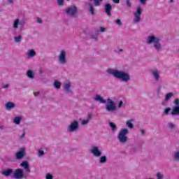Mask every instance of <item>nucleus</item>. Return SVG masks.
<instances>
[{"label": "nucleus", "mask_w": 179, "mask_h": 179, "mask_svg": "<svg viewBox=\"0 0 179 179\" xmlns=\"http://www.w3.org/2000/svg\"><path fill=\"white\" fill-rule=\"evenodd\" d=\"M45 178L46 179H52V178H54V176L50 173H47Z\"/></svg>", "instance_id": "ea45409f"}, {"label": "nucleus", "mask_w": 179, "mask_h": 179, "mask_svg": "<svg viewBox=\"0 0 179 179\" xmlns=\"http://www.w3.org/2000/svg\"><path fill=\"white\" fill-rule=\"evenodd\" d=\"M160 38L152 34L147 37L146 44H148V45H150V44H152L156 52H162V51H163V45H162V43H160Z\"/></svg>", "instance_id": "f03ea898"}, {"label": "nucleus", "mask_w": 179, "mask_h": 179, "mask_svg": "<svg viewBox=\"0 0 179 179\" xmlns=\"http://www.w3.org/2000/svg\"><path fill=\"white\" fill-rule=\"evenodd\" d=\"M65 13L68 16H72L73 17H76L77 14L78 13V7L75 5H72L69 6L65 9Z\"/></svg>", "instance_id": "39448f33"}, {"label": "nucleus", "mask_w": 179, "mask_h": 179, "mask_svg": "<svg viewBox=\"0 0 179 179\" xmlns=\"http://www.w3.org/2000/svg\"><path fill=\"white\" fill-rule=\"evenodd\" d=\"M20 167H22L24 169L25 173H30V165H29V162L27 161H23L20 164Z\"/></svg>", "instance_id": "2eb2a0df"}, {"label": "nucleus", "mask_w": 179, "mask_h": 179, "mask_svg": "<svg viewBox=\"0 0 179 179\" xmlns=\"http://www.w3.org/2000/svg\"><path fill=\"white\" fill-rule=\"evenodd\" d=\"M149 179H152V178H149Z\"/></svg>", "instance_id": "bf43d9fd"}, {"label": "nucleus", "mask_w": 179, "mask_h": 179, "mask_svg": "<svg viewBox=\"0 0 179 179\" xmlns=\"http://www.w3.org/2000/svg\"><path fill=\"white\" fill-rule=\"evenodd\" d=\"M27 55L28 58H33L34 57H36V53L34 50L31 49L29 50V52L27 53Z\"/></svg>", "instance_id": "4be33fe9"}, {"label": "nucleus", "mask_w": 179, "mask_h": 179, "mask_svg": "<svg viewBox=\"0 0 179 179\" xmlns=\"http://www.w3.org/2000/svg\"><path fill=\"white\" fill-rule=\"evenodd\" d=\"M79 129V122L77 120H73L67 127L68 132H76Z\"/></svg>", "instance_id": "6e6552de"}, {"label": "nucleus", "mask_w": 179, "mask_h": 179, "mask_svg": "<svg viewBox=\"0 0 179 179\" xmlns=\"http://www.w3.org/2000/svg\"><path fill=\"white\" fill-rule=\"evenodd\" d=\"M90 152L92 153V155H93L94 157H101V155H103V152H101L100 148L96 145L91 147Z\"/></svg>", "instance_id": "1a4fd4ad"}, {"label": "nucleus", "mask_w": 179, "mask_h": 179, "mask_svg": "<svg viewBox=\"0 0 179 179\" xmlns=\"http://www.w3.org/2000/svg\"><path fill=\"white\" fill-rule=\"evenodd\" d=\"M8 1L9 2V3H13V0H8Z\"/></svg>", "instance_id": "5fc2aeb1"}, {"label": "nucleus", "mask_w": 179, "mask_h": 179, "mask_svg": "<svg viewBox=\"0 0 179 179\" xmlns=\"http://www.w3.org/2000/svg\"><path fill=\"white\" fill-rule=\"evenodd\" d=\"M15 43H20L22 41V35L14 37Z\"/></svg>", "instance_id": "7c9ffc66"}, {"label": "nucleus", "mask_w": 179, "mask_h": 179, "mask_svg": "<svg viewBox=\"0 0 179 179\" xmlns=\"http://www.w3.org/2000/svg\"><path fill=\"white\" fill-rule=\"evenodd\" d=\"M72 83L71 82L64 83L63 89L66 94H72Z\"/></svg>", "instance_id": "f8f14e48"}, {"label": "nucleus", "mask_w": 179, "mask_h": 179, "mask_svg": "<svg viewBox=\"0 0 179 179\" xmlns=\"http://www.w3.org/2000/svg\"><path fill=\"white\" fill-rule=\"evenodd\" d=\"M15 107H16V104H15V103L13 102H8L6 104V110H13V108H15Z\"/></svg>", "instance_id": "aec40b11"}, {"label": "nucleus", "mask_w": 179, "mask_h": 179, "mask_svg": "<svg viewBox=\"0 0 179 179\" xmlns=\"http://www.w3.org/2000/svg\"><path fill=\"white\" fill-rule=\"evenodd\" d=\"M20 121H22V117L17 116L14 118L13 122L15 125H19L20 124Z\"/></svg>", "instance_id": "bb28decb"}, {"label": "nucleus", "mask_w": 179, "mask_h": 179, "mask_svg": "<svg viewBox=\"0 0 179 179\" xmlns=\"http://www.w3.org/2000/svg\"><path fill=\"white\" fill-rule=\"evenodd\" d=\"M100 31L101 33H104V31H106V28H104L103 27H100Z\"/></svg>", "instance_id": "a18cd8bd"}, {"label": "nucleus", "mask_w": 179, "mask_h": 179, "mask_svg": "<svg viewBox=\"0 0 179 179\" xmlns=\"http://www.w3.org/2000/svg\"><path fill=\"white\" fill-rule=\"evenodd\" d=\"M2 175L5 177H11L13 178V176L14 173L13 169H8L1 172Z\"/></svg>", "instance_id": "dca6fc26"}, {"label": "nucleus", "mask_w": 179, "mask_h": 179, "mask_svg": "<svg viewBox=\"0 0 179 179\" xmlns=\"http://www.w3.org/2000/svg\"><path fill=\"white\" fill-rule=\"evenodd\" d=\"M115 22L116 23V24H117L118 26H122V22H121V20L117 19L115 21Z\"/></svg>", "instance_id": "e433bc0d"}, {"label": "nucleus", "mask_w": 179, "mask_h": 179, "mask_svg": "<svg viewBox=\"0 0 179 179\" xmlns=\"http://www.w3.org/2000/svg\"><path fill=\"white\" fill-rule=\"evenodd\" d=\"M156 177L157 178V179H164V176L162 174V172H158L156 175Z\"/></svg>", "instance_id": "2f4dec72"}, {"label": "nucleus", "mask_w": 179, "mask_h": 179, "mask_svg": "<svg viewBox=\"0 0 179 179\" xmlns=\"http://www.w3.org/2000/svg\"><path fill=\"white\" fill-rule=\"evenodd\" d=\"M24 23L25 22L23 20L15 19L13 22V29H19V26H20V27H23V26H24Z\"/></svg>", "instance_id": "ddd939ff"}, {"label": "nucleus", "mask_w": 179, "mask_h": 179, "mask_svg": "<svg viewBox=\"0 0 179 179\" xmlns=\"http://www.w3.org/2000/svg\"><path fill=\"white\" fill-rule=\"evenodd\" d=\"M173 161L174 162H179V150L175 152L174 156H173Z\"/></svg>", "instance_id": "c756f323"}, {"label": "nucleus", "mask_w": 179, "mask_h": 179, "mask_svg": "<svg viewBox=\"0 0 179 179\" xmlns=\"http://www.w3.org/2000/svg\"><path fill=\"white\" fill-rule=\"evenodd\" d=\"M173 96H174V94L173 92H169V93L166 94L165 96V101H169V100L170 99H171V97H173Z\"/></svg>", "instance_id": "c85d7f7f"}, {"label": "nucleus", "mask_w": 179, "mask_h": 179, "mask_svg": "<svg viewBox=\"0 0 179 179\" xmlns=\"http://www.w3.org/2000/svg\"><path fill=\"white\" fill-rule=\"evenodd\" d=\"M34 96H38V92H34Z\"/></svg>", "instance_id": "6e6d98bb"}, {"label": "nucleus", "mask_w": 179, "mask_h": 179, "mask_svg": "<svg viewBox=\"0 0 179 179\" xmlns=\"http://www.w3.org/2000/svg\"><path fill=\"white\" fill-rule=\"evenodd\" d=\"M107 103H108L106 105V110L108 111V113L117 111V106H115V103L113 101V99L108 98Z\"/></svg>", "instance_id": "423d86ee"}, {"label": "nucleus", "mask_w": 179, "mask_h": 179, "mask_svg": "<svg viewBox=\"0 0 179 179\" xmlns=\"http://www.w3.org/2000/svg\"><path fill=\"white\" fill-rule=\"evenodd\" d=\"M160 93H162V87L159 86L157 89V94H159Z\"/></svg>", "instance_id": "a19ab883"}, {"label": "nucleus", "mask_w": 179, "mask_h": 179, "mask_svg": "<svg viewBox=\"0 0 179 179\" xmlns=\"http://www.w3.org/2000/svg\"><path fill=\"white\" fill-rule=\"evenodd\" d=\"M111 10H113V6L110 3L105 4V13L108 16H111Z\"/></svg>", "instance_id": "a211bd4d"}, {"label": "nucleus", "mask_w": 179, "mask_h": 179, "mask_svg": "<svg viewBox=\"0 0 179 179\" xmlns=\"http://www.w3.org/2000/svg\"><path fill=\"white\" fill-rule=\"evenodd\" d=\"M24 156H26V151L23 148L15 153L17 160H22Z\"/></svg>", "instance_id": "4468645a"}, {"label": "nucleus", "mask_w": 179, "mask_h": 179, "mask_svg": "<svg viewBox=\"0 0 179 179\" xmlns=\"http://www.w3.org/2000/svg\"><path fill=\"white\" fill-rule=\"evenodd\" d=\"M171 115H173V116H176V115L179 116V105L173 106L172 110L171 111Z\"/></svg>", "instance_id": "6ab92c4d"}, {"label": "nucleus", "mask_w": 179, "mask_h": 179, "mask_svg": "<svg viewBox=\"0 0 179 179\" xmlns=\"http://www.w3.org/2000/svg\"><path fill=\"white\" fill-rule=\"evenodd\" d=\"M139 1L141 2V5H145L146 3L147 0H139Z\"/></svg>", "instance_id": "de8ad7c7"}, {"label": "nucleus", "mask_w": 179, "mask_h": 179, "mask_svg": "<svg viewBox=\"0 0 179 179\" xmlns=\"http://www.w3.org/2000/svg\"><path fill=\"white\" fill-rule=\"evenodd\" d=\"M8 87H9V85H5L3 86V89H8Z\"/></svg>", "instance_id": "603ef678"}, {"label": "nucleus", "mask_w": 179, "mask_h": 179, "mask_svg": "<svg viewBox=\"0 0 179 179\" xmlns=\"http://www.w3.org/2000/svg\"><path fill=\"white\" fill-rule=\"evenodd\" d=\"M95 41H97V38H94Z\"/></svg>", "instance_id": "13d9d810"}, {"label": "nucleus", "mask_w": 179, "mask_h": 179, "mask_svg": "<svg viewBox=\"0 0 179 179\" xmlns=\"http://www.w3.org/2000/svg\"><path fill=\"white\" fill-rule=\"evenodd\" d=\"M171 110V108H166V109H164V115H169V113H170Z\"/></svg>", "instance_id": "72a5a7b5"}, {"label": "nucleus", "mask_w": 179, "mask_h": 179, "mask_svg": "<svg viewBox=\"0 0 179 179\" xmlns=\"http://www.w3.org/2000/svg\"><path fill=\"white\" fill-rule=\"evenodd\" d=\"M123 50L122 49H119V50H115V52H122Z\"/></svg>", "instance_id": "8fccbe9b"}, {"label": "nucleus", "mask_w": 179, "mask_h": 179, "mask_svg": "<svg viewBox=\"0 0 179 179\" xmlns=\"http://www.w3.org/2000/svg\"><path fill=\"white\" fill-rule=\"evenodd\" d=\"M108 75H112L116 79H120L122 82H125L126 83L131 80V76L129 73L124 71H118L117 69H114L112 68H109L106 71Z\"/></svg>", "instance_id": "f257e3e1"}, {"label": "nucleus", "mask_w": 179, "mask_h": 179, "mask_svg": "<svg viewBox=\"0 0 179 179\" xmlns=\"http://www.w3.org/2000/svg\"><path fill=\"white\" fill-rule=\"evenodd\" d=\"M126 5L128 8H131L132 6V3L131 1H129V0H126Z\"/></svg>", "instance_id": "4c0bfd02"}, {"label": "nucleus", "mask_w": 179, "mask_h": 179, "mask_svg": "<svg viewBox=\"0 0 179 179\" xmlns=\"http://www.w3.org/2000/svg\"><path fill=\"white\" fill-rule=\"evenodd\" d=\"M170 2H171V3L174 2V0H170Z\"/></svg>", "instance_id": "4d7b16f0"}, {"label": "nucleus", "mask_w": 179, "mask_h": 179, "mask_svg": "<svg viewBox=\"0 0 179 179\" xmlns=\"http://www.w3.org/2000/svg\"><path fill=\"white\" fill-rule=\"evenodd\" d=\"M45 153L44 151H43V150H38V156L39 157H41V156H44Z\"/></svg>", "instance_id": "f704fd0d"}, {"label": "nucleus", "mask_w": 179, "mask_h": 179, "mask_svg": "<svg viewBox=\"0 0 179 179\" xmlns=\"http://www.w3.org/2000/svg\"><path fill=\"white\" fill-rule=\"evenodd\" d=\"M108 160V159H107V156L103 155V156L100 157L99 163V164H106V163H107Z\"/></svg>", "instance_id": "412c9836"}, {"label": "nucleus", "mask_w": 179, "mask_h": 179, "mask_svg": "<svg viewBox=\"0 0 179 179\" xmlns=\"http://www.w3.org/2000/svg\"><path fill=\"white\" fill-rule=\"evenodd\" d=\"M142 12H143L142 8L141 6L137 7L136 12L134 13V24H136V23H139V22H141V19L142 17Z\"/></svg>", "instance_id": "20e7f679"}, {"label": "nucleus", "mask_w": 179, "mask_h": 179, "mask_svg": "<svg viewBox=\"0 0 179 179\" xmlns=\"http://www.w3.org/2000/svg\"><path fill=\"white\" fill-rule=\"evenodd\" d=\"M26 177H27V175L24 173V171L22 169H17L13 174V178L15 179L26 178Z\"/></svg>", "instance_id": "0eeeda50"}, {"label": "nucleus", "mask_w": 179, "mask_h": 179, "mask_svg": "<svg viewBox=\"0 0 179 179\" xmlns=\"http://www.w3.org/2000/svg\"><path fill=\"white\" fill-rule=\"evenodd\" d=\"M87 120H89V122L90 121V120H92V114L91 113H89L87 115Z\"/></svg>", "instance_id": "49530a36"}, {"label": "nucleus", "mask_w": 179, "mask_h": 179, "mask_svg": "<svg viewBox=\"0 0 179 179\" xmlns=\"http://www.w3.org/2000/svg\"><path fill=\"white\" fill-rule=\"evenodd\" d=\"M141 135H145V130H141Z\"/></svg>", "instance_id": "864d4df0"}, {"label": "nucleus", "mask_w": 179, "mask_h": 179, "mask_svg": "<svg viewBox=\"0 0 179 179\" xmlns=\"http://www.w3.org/2000/svg\"><path fill=\"white\" fill-rule=\"evenodd\" d=\"M129 134V130L127 128L121 129L117 134V141L120 143H127L128 142V135Z\"/></svg>", "instance_id": "7ed1b4c3"}, {"label": "nucleus", "mask_w": 179, "mask_h": 179, "mask_svg": "<svg viewBox=\"0 0 179 179\" xmlns=\"http://www.w3.org/2000/svg\"><path fill=\"white\" fill-rule=\"evenodd\" d=\"M134 119L129 120L126 122V125L129 128V129H132L134 128Z\"/></svg>", "instance_id": "b1692460"}, {"label": "nucleus", "mask_w": 179, "mask_h": 179, "mask_svg": "<svg viewBox=\"0 0 179 179\" xmlns=\"http://www.w3.org/2000/svg\"><path fill=\"white\" fill-rule=\"evenodd\" d=\"M62 83L58 80H55L53 86L55 89H61Z\"/></svg>", "instance_id": "a878e982"}, {"label": "nucleus", "mask_w": 179, "mask_h": 179, "mask_svg": "<svg viewBox=\"0 0 179 179\" xmlns=\"http://www.w3.org/2000/svg\"><path fill=\"white\" fill-rule=\"evenodd\" d=\"M27 76L29 78V79H34V73L33 72V71L31 70H28L27 71Z\"/></svg>", "instance_id": "393cba45"}, {"label": "nucleus", "mask_w": 179, "mask_h": 179, "mask_svg": "<svg viewBox=\"0 0 179 179\" xmlns=\"http://www.w3.org/2000/svg\"><path fill=\"white\" fill-rule=\"evenodd\" d=\"M89 122H90L89 120H84L82 121L81 124L82 125H87V124H89Z\"/></svg>", "instance_id": "58836bf2"}, {"label": "nucleus", "mask_w": 179, "mask_h": 179, "mask_svg": "<svg viewBox=\"0 0 179 179\" xmlns=\"http://www.w3.org/2000/svg\"><path fill=\"white\" fill-rule=\"evenodd\" d=\"M25 135H26V132L23 131L22 134L20 136V138L23 139V138H24Z\"/></svg>", "instance_id": "09e8293b"}, {"label": "nucleus", "mask_w": 179, "mask_h": 179, "mask_svg": "<svg viewBox=\"0 0 179 179\" xmlns=\"http://www.w3.org/2000/svg\"><path fill=\"white\" fill-rule=\"evenodd\" d=\"M88 10L90 12V13H91V15H92V16H94L95 13H94V6H93V4H92L91 3H88Z\"/></svg>", "instance_id": "5701e85b"}, {"label": "nucleus", "mask_w": 179, "mask_h": 179, "mask_svg": "<svg viewBox=\"0 0 179 179\" xmlns=\"http://www.w3.org/2000/svg\"><path fill=\"white\" fill-rule=\"evenodd\" d=\"M151 75L155 82L160 80V71L157 69L151 70Z\"/></svg>", "instance_id": "9b49d317"}, {"label": "nucleus", "mask_w": 179, "mask_h": 179, "mask_svg": "<svg viewBox=\"0 0 179 179\" xmlns=\"http://www.w3.org/2000/svg\"><path fill=\"white\" fill-rule=\"evenodd\" d=\"M122 106H124V102L122 101H120L118 104V108H121Z\"/></svg>", "instance_id": "79ce46f5"}, {"label": "nucleus", "mask_w": 179, "mask_h": 179, "mask_svg": "<svg viewBox=\"0 0 179 179\" xmlns=\"http://www.w3.org/2000/svg\"><path fill=\"white\" fill-rule=\"evenodd\" d=\"M65 0H57V5L59 6H64V3Z\"/></svg>", "instance_id": "c9c22d12"}, {"label": "nucleus", "mask_w": 179, "mask_h": 179, "mask_svg": "<svg viewBox=\"0 0 179 179\" xmlns=\"http://www.w3.org/2000/svg\"><path fill=\"white\" fill-rule=\"evenodd\" d=\"M94 101H97L98 103H101V104H106V103H107V100L104 99V98H103V96L99 94H96L94 97Z\"/></svg>", "instance_id": "f3484780"}, {"label": "nucleus", "mask_w": 179, "mask_h": 179, "mask_svg": "<svg viewBox=\"0 0 179 179\" xmlns=\"http://www.w3.org/2000/svg\"><path fill=\"white\" fill-rule=\"evenodd\" d=\"M174 104H176V106H179V99H176L174 101Z\"/></svg>", "instance_id": "c03bdc74"}, {"label": "nucleus", "mask_w": 179, "mask_h": 179, "mask_svg": "<svg viewBox=\"0 0 179 179\" xmlns=\"http://www.w3.org/2000/svg\"><path fill=\"white\" fill-rule=\"evenodd\" d=\"M109 127L111 128L113 132H115L117 131V125L114 124V122H109Z\"/></svg>", "instance_id": "cd10ccee"}, {"label": "nucleus", "mask_w": 179, "mask_h": 179, "mask_svg": "<svg viewBox=\"0 0 179 179\" xmlns=\"http://www.w3.org/2000/svg\"><path fill=\"white\" fill-rule=\"evenodd\" d=\"M178 71H179V69H178Z\"/></svg>", "instance_id": "052dcab7"}, {"label": "nucleus", "mask_w": 179, "mask_h": 179, "mask_svg": "<svg viewBox=\"0 0 179 179\" xmlns=\"http://www.w3.org/2000/svg\"><path fill=\"white\" fill-rule=\"evenodd\" d=\"M112 1L113 2V3H120V0H112Z\"/></svg>", "instance_id": "3c124183"}, {"label": "nucleus", "mask_w": 179, "mask_h": 179, "mask_svg": "<svg viewBox=\"0 0 179 179\" xmlns=\"http://www.w3.org/2000/svg\"><path fill=\"white\" fill-rule=\"evenodd\" d=\"M59 62L61 65L66 64V52L65 50H61L59 55Z\"/></svg>", "instance_id": "9d476101"}, {"label": "nucleus", "mask_w": 179, "mask_h": 179, "mask_svg": "<svg viewBox=\"0 0 179 179\" xmlns=\"http://www.w3.org/2000/svg\"><path fill=\"white\" fill-rule=\"evenodd\" d=\"M168 127L171 129H176V124H173L172 122H169L168 123Z\"/></svg>", "instance_id": "473e14b6"}, {"label": "nucleus", "mask_w": 179, "mask_h": 179, "mask_svg": "<svg viewBox=\"0 0 179 179\" xmlns=\"http://www.w3.org/2000/svg\"><path fill=\"white\" fill-rule=\"evenodd\" d=\"M36 22L37 23H39V24H41L43 23V20H41L40 17H38Z\"/></svg>", "instance_id": "37998d69"}]
</instances>
